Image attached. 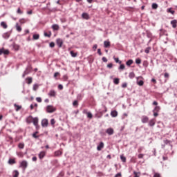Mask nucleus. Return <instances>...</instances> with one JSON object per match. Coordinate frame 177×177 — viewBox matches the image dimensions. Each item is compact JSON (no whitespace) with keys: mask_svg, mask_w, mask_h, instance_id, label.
Listing matches in <instances>:
<instances>
[{"mask_svg":"<svg viewBox=\"0 0 177 177\" xmlns=\"http://www.w3.org/2000/svg\"><path fill=\"white\" fill-rule=\"evenodd\" d=\"M46 111L49 113H55V111H56V109L52 105H48L46 108Z\"/></svg>","mask_w":177,"mask_h":177,"instance_id":"1","label":"nucleus"},{"mask_svg":"<svg viewBox=\"0 0 177 177\" xmlns=\"http://www.w3.org/2000/svg\"><path fill=\"white\" fill-rule=\"evenodd\" d=\"M19 167L24 169H26L27 167H28V162L26 160H23L20 162Z\"/></svg>","mask_w":177,"mask_h":177,"instance_id":"2","label":"nucleus"},{"mask_svg":"<svg viewBox=\"0 0 177 177\" xmlns=\"http://www.w3.org/2000/svg\"><path fill=\"white\" fill-rule=\"evenodd\" d=\"M48 119H43L41 120V126L43 127V128H46L48 127Z\"/></svg>","mask_w":177,"mask_h":177,"instance_id":"3","label":"nucleus"},{"mask_svg":"<svg viewBox=\"0 0 177 177\" xmlns=\"http://www.w3.org/2000/svg\"><path fill=\"white\" fill-rule=\"evenodd\" d=\"M139 78H143V77H141V76L137 77H136L137 84L139 85V86H143V84H145V82H143V80H140V81H139Z\"/></svg>","mask_w":177,"mask_h":177,"instance_id":"4","label":"nucleus"},{"mask_svg":"<svg viewBox=\"0 0 177 177\" xmlns=\"http://www.w3.org/2000/svg\"><path fill=\"white\" fill-rule=\"evenodd\" d=\"M56 44L59 48L63 46V40L62 39H57Z\"/></svg>","mask_w":177,"mask_h":177,"instance_id":"5","label":"nucleus"},{"mask_svg":"<svg viewBox=\"0 0 177 177\" xmlns=\"http://www.w3.org/2000/svg\"><path fill=\"white\" fill-rule=\"evenodd\" d=\"M30 71H31V69L30 68H28V67L26 68L22 75V77L24 78V77H26V75H28V74H30Z\"/></svg>","mask_w":177,"mask_h":177,"instance_id":"6","label":"nucleus"},{"mask_svg":"<svg viewBox=\"0 0 177 177\" xmlns=\"http://www.w3.org/2000/svg\"><path fill=\"white\" fill-rule=\"evenodd\" d=\"M106 132L110 136H111V135H114V129L113 128H108L106 130Z\"/></svg>","mask_w":177,"mask_h":177,"instance_id":"7","label":"nucleus"},{"mask_svg":"<svg viewBox=\"0 0 177 177\" xmlns=\"http://www.w3.org/2000/svg\"><path fill=\"white\" fill-rule=\"evenodd\" d=\"M141 121L142 124H147V122H149V117L144 115L142 117Z\"/></svg>","mask_w":177,"mask_h":177,"instance_id":"8","label":"nucleus"},{"mask_svg":"<svg viewBox=\"0 0 177 177\" xmlns=\"http://www.w3.org/2000/svg\"><path fill=\"white\" fill-rule=\"evenodd\" d=\"M2 54L9 55V50H5L3 48L0 49V55Z\"/></svg>","mask_w":177,"mask_h":177,"instance_id":"9","label":"nucleus"},{"mask_svg":"<svg viewBox=\"0 0 177 177\" xmlns=\"http://www.w3.org/2000/svg\"><path fill=\"white\" fill-rule=\"evenodd\" d=\"M104 147V143L103 142H100V145L97 147V150L100 151Z\"/></svg>","mask_w":177,"mask_h":177,"instance_id":"10","label":"nucleus"},{"mask_svg":"<svg viewBox=\"0 0 177 177\" xmlns=\"http://www.w3.org/2000/svg\"><path fill=\"white\" fill-rule=\"evenodd\" d=\"M165 145H162V148L164 149L165 147V145H168L169 146H171V140H165L164 141Z\"/></svg>","mask_w":177,"mask_h":177,"instance_id":"11","label":"nucleus"},{"mask_svg":"<svg viewBox=\"0 0 177 177\" xmlns=\"http://www.w3.org/2000/svg\"><path fill=\"white\" fill-rule=\"evenodd\" d=\"M48 96H50L51 97H55L56 96V91H55V90H50L48 93Z\"/></svg>","mask_w":177,"mask_h":177,"instance_id":"12","label":"nucleus"},{"mask_svg":"<svg viewBox=\"0 0 177 177\" xmlns=\"http://www.w3.org/2000/svg\"><path fill=\"white\" fill-rule=\"evenodd\" d=\"M45 156H46V153L45 151H42L39 153V158L40 160H42V158H44V157H45Z\"/></svg>","mask_w":177,"mask_h":177,"instance_id":"13","label":"nucleus"},{"mask_svg":"<svg viewBox=\"0 0 177 177\" xmlns=\"http://www.w3.org/2000/svg\"><path fill=\"white\" fill-rule=\"evenodd\" d=\"M2 37H3V38H4V39H9V37H10V33L7 32L3 34Z\"/></svg>","mask_w":177,"mask_h":177,"instance_id":"14","label":"nucleus"},{"mask_svg":"<svg viewBox=\"0 0 177 177\" xmlns=\"http://www.w3.org/2000/svg\"><path fill=\"white\" fill-rule=\"evenodd\" d=\"M82 17L86 20H88L89 19V15L88 13L84 12L82 15Z\"/></svg>","mask_w":177,"mask_h":177,"instance_id":"15","label":"nucleus"},{"mask_svg":"<svg viewBox=\"0 0 177 177\" xmlns=\"http://www.w3.org/2000/svg\"><path fill=\"white\" fill-rule=\"evenodd\" d=\"M154 125H156V120H154V119H151V120H149V126L154 127Z\"/></svg>","mask_w":177,"mask_h":177,"instance_id":"16","label":"nucleus"},{"mask_svg":"<svg viewBox=\"0 0 177 177\" xmlns=\"http://www.w3.org/2000/svg\"><path fill=\"white\" fill-rule=\"evenodd\" d=\"M111 117L115 118L118 115V112H117V111H112L111 112Z\"/></svg>","mask_w":177,"mask_h":177,"instance_id":"17","label":"nucleus"},{"mask_svg":"<svg viewBox=\"0 0 177 177\" xmlns=\"http://www.w3.org/2000/svg\"><path fill=\"white\" fill-rule=\"evenodd\" d=\"M104 48H110V41H104Z\"/></svg>","mask_w":177,"mask_h":177,"instance_id":"18","label":"nucleus"},{"mask_svg":"<svg viewBox=\"0 0 177 177\" xmlns=\"http://www.w3.org/2000/svg\"><path fill=\"white\" fill-rule=\"evenodd\" d=\"M33 125H35V127H38V118H33Z\"/></svg>","mask_w":177,"mask_h":177,"instance_id":"19","label":"nucleus"},{"mask_svg":"<svg viewBox=\"0 0 177 177\" xmlns=\"http://www.w3.org/2000/svg\"><path fill=\"white\" fill-rule=\"evenodd\" d=\"M62 154H63V153L60 150L56 151L55 152V157H59V156H62Z\"/></svg>","mask_w":177,"mask_h":177,"instance_id":"20","label":"nucleus"},{"mask_svg":"<svg viewBox=\"0 0 177 177\" xmlns=\"http://www.w3.org/2000/svg\"><path fill=\"white\" fill-rule=\"evenodd\" d=\"M160 110H161V107L160 106H155V108L153 109V110L152 111L158 113V111H160Z\"/></svg>","mask_w":177,"mask_h":177,"instance_id":"21","label":"nucleus"},{"mask_svg":"<svg viewBox=\"0 0 177 177\" xmlns=\"http://www.w3.org/2000/svg\"><path fill=\"white\" fill-rule=\"evenodd\" d=\"M13 177H19V171L15 170L13 172Z\"/></svg>","mask_w":177,"mask_h":177,"instance_id":"22","label":"nucleus"},{"mask_svg":"<svg viewBox=\"0 0 177 177\" xmlns=\"http://www.w3.org/2000/svg\"><path fill=\"white\" fill-rule=\"evenodd\" d=\"M52 28H53V30L57 31V30H59V25L54 24L52 26Z\"/></svg>","mask_w":177,"mask_h":177,"instance_id":"23","label":"nucleus"},{"mask_svg":"<svg viewBox=\"0 0 177 177\" xmlns=\"http://www.w3.org/2000/svg\"><path fill=\"white\" fill-rule=\"evenodd\" d=\"M16 30L18 31V32H20L21 31V26L19 25V24H16Z\"/></svg>","mask_w":177,"mask_h":177,"instance_id":"24","label":"nucleus"},{"mask_svg":"<svg viewBox=\"0 0 177 177\" xmlns=\"http://www.w3.org/2000/svg\"><path fill=\"white\" fill-rule=\"evenodd\" d=\"M26 81H28L27 84H28V85H30V84L32 83V77H27Z\"/></svg>","mask_w":177,"mask_h":177,"instance_id":"25","label":"nucleus"},{"mask_svg":"<svg viewBox=\"0 0 177 177\" xmlns=\"http://www.w3.org/2000/svg\"><path fill=\"white\" fill-rule=\"evenodd\" d=\"M129 77L132 80L133 78H135V73L133 72H131L129 74Z\"/></svg>","mask_w":177,"mask_h":177,"instance_id":"26","label":"nucleus"},{"mask_svg":"<svg viewBox=\"0 0 177 177\" xmlns=\"http://www.w3.org/2000/svg\"><path fill=\"white\" fill-rule=\"evenodd\" d=\"M133 63V60L132 59H129L127 62H126V64L127 66H131L132 64Z\"/></svg>","mask_w":177,"mask_h":177,"instance_id":"27","label":"nucleus"},{"mask_svg":"<svg viewBox=\"0 0 177 177\" xmlns=\"http://www.w3.org/2000/svg\"><path fill=\"white\" fill-rule=\"evenodd\" d=\"M113 83L115 84V85H118V84H120V79L118 78H115L113 80Z\"/></svg>","mask_w":177,"mask_h":177,"instance_id":"28","label":"nucleus"},{"mask_svg":"<svg viewBox=\"0 0 177 177\" xmlns=\"http://www.w3.org/2000/svg\"><path fill=\"white\" fill-rule=\"evenodd\" d=\"M8 164H10V165L16 164V160H15V159H9Z\"/></svg>","mask_w":177,"mask_h":177,"instance_id":"29","label":"nucleus"},{"mask_svg":"<svg viewBox=\"0 0 177 177\" xmlns=\"http://www.w3.org/2000/svg\"><path fill=\"white\" fill-rule=\"evenodd\" d=\"M38 133V131H35L33 134H32V138H34L35 139H38L39 138V136H37V134Z\"/></svg>","mask_w":177,"mask_h":177,"instance_id":"30","label":"nucleus"},{"mask_svg":"<svg viewBox=\"0 0 177 177\" xmlns=\"http://www.w3.org/2000/svg\"><path fill=\"white\" fill-rule=\"evenodd\" d=\"M52 36V32H44V37H48V38H50V37Z\"/></svg>","mask_w":177,"mask_h":177,"instance_id":"31","label":"nucleus"},{"mask_svg":"<svg viewBox=\"0 0 177 177\" xmlns=\"http://www.w3.org/2000/svg\"><path fill=\"white\" fill-rule=\"evenodd\" d=\"M70 53L72 57H77V53H74V51L71 50Z\"/></svg>","mask_w":177,"mask_h":177,"instance_id":"32","label":"nucleus"},{"mask_svg":"<svg viewBox=\"0 0 177 177\" xmlns=\"http://www.w3.org/2000/svg\"><path fill=\"white\" fill-rule=\"evenodd\" d=\"M147 37L148 38H151V37H153V35L149 30H147Z\"/></svg>","mask_w":177,"mask_h":177,"instance_id":"33","label":"nucleus"},{"mask_svg":"<svg viewBox=\"0 0 177 177\" xmlns=\"http://www.w3.org/2000/svg\"><path fill=\"white\" fill-rule=\"evenodd\" d=\"M113 59L115 63H119V64H121V63H122V62H121L119 58H115V57H113Z\"/></svg>","mask_w":177,"mask_h":177,"instance_id":"34","label":"nucleus"},{"mask_svg":"<svg viewBox=\"0 0 177 177\" xmlns=\"http://www.w3.org/2000/svg\"><path fill=\"white\" fill-rule=\"evenodd\" d=\"M120 159L122 161V162H127V158L124 156H120Z\"/></svg>","mask_w":177,"mask_h":177,"instance_id":"35","label":"nucleus"},{"mask_svg":"<svg viewBox=\"0 0 177 177\" xmlns=\"http://www.w3.org/2000/svg\"><path fill=\"white\" fill-rule=\"evenodd\" d=\"M33 39H39V34H35L33 35Z\"/></svg>","mask_w":177,"mask_h":177,"instance_id":"36","label":"nucleus"},{"mask_svg":"<svg viewBox=\"0 0 177 177\" xmlns=\"http://www.w3.org/2000/svg\"><path fill=\"white\" fill-rule=\"evenodd\" d=\"M18 147H19V149H24V143L20 142V143L18 145Z\"/></svg>","mask_w":177,"mask_h":177,"instance_id":"37","label":"nucleus"},{"mask_svg":"<svg viewBox=\"0 0 177 177\" xmlns=\"http://www.w3.org/2000/svg\"><path fill=\"white\" fill-rule=\"evenodd\" d=\"M158 8V4L156 3H152V9H157Z\"/></svg>","mask_w":177,"mask_h":177,"instance_id":"38","label":"nucleus"},{"mask_svg":"<svg viewBox=\"0 0 177 177\" xmlns=\"http://www.w3.org/2000/svg\"><path fill=\"white\" fill-rule=\"evenodd\" d=\"M14 106H15V107H17L16 109H15L16 111H19V110H20V109H21V106H19L16 104H15Z\"/></svg>","mask_w":177,"mask_h":177,"instance_id":"39","label":"nucleus"},{"mask_svg":"<svg viewBox=\"0 0 177 177\" xmlns=\"http://www.w3.org/2000/svg\"><path fill=\"white\" fill-rule=\"evenodd\" d=\"M151 50V47H148L145 49V53L149 54V53H150Z\"/></svg>","mask_w":177,"mask_h":177,"instance_id":"40","label":"nucleus"},{"mask_svg":"<svg viewBox=\"0 0 177 177\" xmlns=\"http://www.w3.org/2000/svg\"><path fill=\"white\" fill-rule=\"evenodd\" d=\"M136 64H140L142 63V59H140V58H137L136 59Z\"/></svg>","mask_w":177,"mask_h":177,"instance_id":"41","label":"nucleus"},{"mask_svg":"<svg viewBox=\"0 0 177 177\" xmlns=\"http://www.w3.org/2000/svg\"><path fill=\"white\" fill-rule=\"evenodd\" d=\"M87 117H88V118L91 119V118H93V115H92V113L88 112L87 113Z\"/></svg>","mask_w":177,"mask_h":177,"instance_id":"42","label":"nucleus"},{"mask_svg":"<svg viewBox=\"0 0 177 177\" xmlns=\"http://www.w3.org/2000/svg\"><path fill=\"white\" fill-rule=\"evenodd\" d=\"M1 26L3 27V28H8V25L6 23H1Z\"/></svg>","mask_w":177,"mask_h":177,"instance_id":"43","label":"nucleus"},{"mask_svg":"<svg viewBox=\"0 0 177 177\" xmlns=\"http://www.w3.org/2000/svg\"><path fill=\"white\" fill-rule=\"evenodd\" d=\"M167 12H169V13H171V15H174V13H175V11L172 10L171 8H168Z\"/></svg>","mask_w":177,"mask_h":177,"instance_id":"44","label":"nucleus"},{"mask_svg":"<svg viewBox=\"0 0 177 177\" xmlns=\"http://www.w3.org/2000/svg\"><path fill=\"white\" fill-rule=\"evenodd\" d=\"M17 13H18V15H23V11L19 8L17 10Z\"/></svg>","mask_w":177,"mask_h":177,"instance_id":"45","label":"nucleus"},{"mask_svg":"<svg viewBox=\"0 0 177 177\" xmlns=\"http://www.w3.org/2000/svg\"><path fill=\"white\" fill-rule=\"evenodd\" d=\"M125 69V65L124 64H120L119 67V70H124Z\"/></svg>","mask_w":177,"mask_h":177,"instance_id":"46","label":"nucleus"},{"mask_svg":"<svg viewBox=\"0 0 177 177\" xmlns=\"http://www.w3.org/2000/svg\"><path fill=\"white\" fill-rule=\"evenodd\" d=\"M82 97H83L82 94H78V95H77V99H78L79 100H82Z\"/></svg>","mask_w":177,"mask_h":177,"instance_id":"47","label":"nucleus"},{"mask_svg":"<svg viewBox=\"0 0 177 177\" xmlns=\"http://www.w3.org/2000/svg\"><path fill=\"white\" fill-rule=\"evenodd\" d=\"M36 100L38 102V103H41V102H42V99L40 97H37Z\"/></svg>","mask_w":177,"mask_h":177,"instance_id":"48","label":"nucleus"},{"mask_svg":"<svg viewBox=\"0 0 177 177\" xmlns=\"http://www.w3.org/2000/svg\"><path fill=\"white\" fill-rule=\"evenodd\" d=\"M50 124L51 125H55V124H56V121H55V119L50 120Z\"/></svg>","mask_w":177,"mask_h":177,"instance_id":"49","label":"nucleus"},{"mask_svg":"<svg viewBox=\"0 0 177 177\" xmlns=\"http://www.w3.org/2000/svg\"><path fill=\"white\" fill-rule=\"evenodd\" d=\"M49 46L50 48H55V42H50Z\"/></svg>","mask_w":177,"mask_h":177,"instance_id":"50","label":"nucleus"},{"mask_svg":"<svg viewBox=\"0 0 177 177\" xmlns=\"http://www.w3.org/2000/svg\"><path fill=\"white\" fill-rule=\"evenodd\" d=\"M97 53H98V55H99V56H102V50L100 49V48H98L97 49Z\"/></svg>","mask_w":177,"mask_h":177,"instance_id":"51","label":"nucleus"},{"mask_svg":"<svg viewBox=\"0 0 177 177\" xmlns=\"http://www.w3.org/2000/svg\"><path fill=\"white\" fill-rule=\"evenodd\" d=\"M73 106H78V101L77 100H75L73 103Z\"/></svg>","mask_w":177,"mask_h":177,"instance_id":"52","label":"nucleus"},{"mask_svg":"<svg viewBox=\"0 0 177 177\" xmlns=\"http://www.w3.org/2000/svg\"><path fill=\"white\" fill-rule=\"evenodd\" d=\"M102 60L104 62V63H107V58H106V57H103Z\"/></svg>","mask_w":177,"mask_h":177,"instance_id":"53","label":"nucleus"},{"mask_svg":"<svg viewBox=\"0 0 177 177\" xmlns=\"http://www.w3.org/2000/svg\"><path fill=\"white\" fill-rule=\"evenodd\" d=\"M153 177H161V175H160L158 173H155Z\"/></svg>","mask_w":177,"mask_h":177,"instance_id":"54","label":"nucleus"},{"mask_svg":"<svg viewBox=\"0 0 177 177\" xmlns=\"http://www.w3.org/2000/svg\"><path fill=\"white\" fill-rule=\"evenodd\" d=\"M37 89H38V86H37V84H35L33 86V91H37Z\"/></svg>","mask_w":177,"mask_h":177,"instance_id":"55","label":"nucleus"},{"mask_svg":"<svg viewBox=\"0 0 177 177\" xmlns=\"http://www.w3.org/2000/svg\"><path fill=\"white\" fill-rule=\"evenodd\" d=\"M127 86H128V84H127V83H123L122 84V88H127Z\"/></svg>","mask_w":177,"mask_h":177,"instance_id":"56","label":"nucleus"},{"mask_svg":"<svg viewBox=\"0 0 177 177\" xmlns=\"http://www.w3.org/2000/svg\"><path fill=\"white\" fill-rule=\"evenodd\" d=\"M108 68H113V64L110 63L107 65Z\"/></svg>","mask_w":177,"mask_h":177,"instance_id":"57","label":"nucleus"},{"mask_svg":"<svg viewBox=\"0 0 177 177\" xmlns=\"http://www.w3.org/2000/svg\"><path fill=\"white\" fill-rule=\"evenodd\" d=\"M171 25L172 26L173 28H176V23H171Z\"/></svg>","mask_w":177,"mask_h":177,"instance_id":"58","label":"nucleus"},{"mask_svg":"<svg viewBox=\"0 0 177 177\" xmlns=\"http://www.w3.org/2000/svg\"><path fill=\"white\" fill-rule=\"evenodd\" d=\"M144 156H145V155L142 153L138 154V158H143Z\"/></svg>","mask_w":177,"mask_h":177,"instance_id":"59","label":"nucleus"},{"mask_svg":"<svg viewBox=\"0 0 177 177\" xmlns=\"http://www.w3.org/2000/svg\"><path fill=\"white\" fill-rule=\"evenodd\" d=\"M153 116H154V117H158V112L154 111V112H153Z\"/></svg>","mask_w":177,"mask_h":177,"instance_id":"60","label":"nucleus"},{"mask_svg":"<svg viewBox=\"0 0 177 177\" xmlns=\"http://www.w3.org/2000/svg\"><path fill=\"white\" fill-rule=\"evenodd\" d=\"M93 50H96V49H97V44H95V45L93 46Z\"/></svg>","mask_w":177,"mask_h":177,"instance_id":"61","label":"nucleus"},{"mask_svg":"<svg viewBox=\"0 0 177 177\" xmlns=\"http://www.w3.org/2000/svg\"><path fill=\"white\" fill-rule=\"evenodd\" d=\"M58 89H60V90L63 89V85L59 84L58 85Z\"/></svg>","mask_w":177,"mask_h":177,"instance_id":"62","label":"nucleus"},{"mask_svg":"<svg viewBox=\"0 0 177 177\" xmlns=\"http://www.w3.org/2000/svg\"><path fill=\"white\" fill-rule=\"evenodd\" d=\"M133 174L135 175L134 177H139V176L138 175V172L133 171Z\"/></svg>","mask_w":177,"mask_h":177,"instance_id":"63","label":"nucleus"},{"mask_svg":"<svg viewBox=\"0 0 177 177\" xmlns=\"http://www.w3.org/2000/svg\"><path fill=\"white\" fill-rule=\"evenodd\" d=\"M121 176V173H118L115 174V177H120Z\"/></svg>","mask_w":177,"mask_h":177,"instance_id":"64","label":"nucleus"}]
</instances>
